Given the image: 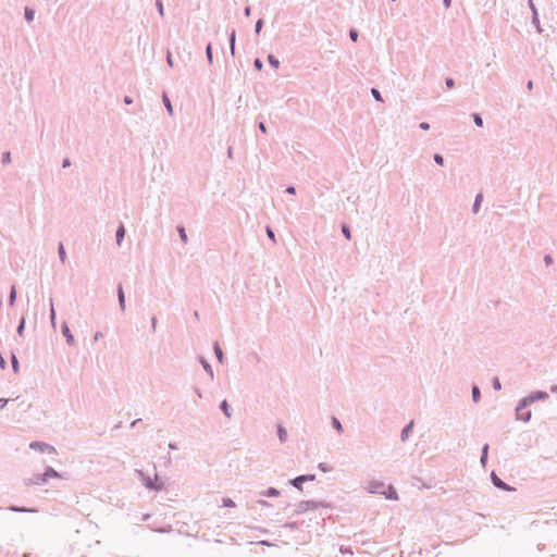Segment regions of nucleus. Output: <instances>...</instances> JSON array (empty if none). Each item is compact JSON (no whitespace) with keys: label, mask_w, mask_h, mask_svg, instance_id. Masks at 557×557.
I'll list each match as a JSON object with an SVG mask.
<instances>
[{"label":"nucleus","mask_w":557,"mask_h":557,"mask_svg":"<svg viewBox=\"0 0 557 557\" xmlns=\"http://www.w3.org/2000/svg\"><path fill=\"white\" fill-rule=\"evenodd\" d=\"M15 297H16V290L15 288L13 287L11 293H10V304L12 305L15 300Z\"/></svg>","instance_id":"27"},{"label":"nucleus","mask_w":557,"mask_h":557,"mask_svg":"<svg viewBox=\"0 0 557 557\" xmlns=\"http://www.w3.org/2000/svg\"><path fill=\"white\" fill-rule=\"evenodd\" d=\"M552 391L557 393V386H556V387H553V389H552Z\"/></svg>","instance_id":"54"},{"label":"nucleus","mask_w":557,"mask_h":557,"mask_svg":"<svg viewBox=\"0 0 557 557\" xmlns=\"http://www.w3.org/2000/svg\"><path fill=\"white\" fill-rule=\"evenodd\" d=\"M332 422H333L334 428H335L338 432H341V431H342V424H341V422H339L336 418H333V421H332Z\"/></svg>","instance_id":"23"},{"label":"nucleus","mask_w":557,"mask_h":557,"mask_svg":"<svg viewBox=\"0 0 557 557\" xmlns=\"http://www.w3.org/2000/svg\"><path fill=\"white\" fill-rule=\"evenodd\" d=\"M446 85H447L448 88H453L455 83H454V81L451 78H447L446 79Z\"/></svg>","instance_id":"33"},{"label":"nucleus","mask_w":557,"mask_h":557,"mask_svg":"<svg viewBox=\"0 0 557 557\" xmlns=\"http://www.w3.org/2000/svg\"><path fill=\"white\" fill-rule=\"evenodd\" d=\"M178 232H180V235H181L182 240H183L184 243H186V242H187V235H186V233H185L184 227H180V228H178Z\"/></svg>","instance_id":"22"},{"label":"nucleus","mask_w":557,"mask_h":557,"mask_svg":"<svg viewBox=\"0 0 557 557\" xmlns=\"http://www.w3.org/2000/svg\"><path fill=\"white\" fill-rule=\"evenodd\" d=\"M528 89H529V90H532V89H533V82H532V81H530V82L528 83Z\"/></svg>","instance_id":"41"},{"label":"nucleus","mask_w":557,"mask_h":557,"mask_svg":"<svg viewBox=\"0 0 557 557\" xmlns=\"http://www.w3.org/2000/svg\"><path fill=\"white\" fill-rule=\"evenodd\" d=\"M260 27H261V21H259V22L257 23V25H256V29H257V32H259Z\"/></svg>","instance_id":"45"},{"label":"nucleus","mask_w":557,"mask_h":557,"mask_svg":"<svg viewBox=\"0 0 557 557\" xmlns=\"http://www.w3.org/2000/svg\"><path fill=\"white\" fill-rule=\"evenodd\" d=\"M255 65H256L258 69H261V67H262V63H261V61H260V60H256Z\"/></svg>","instance_id":"39"},{"label":"nucleus","mask_w":557,"mask_h":557,"mask_svg":"<svg viewBox=\"0 0 557 557\" xmlns=\"http://www.w3.org/2000/svg\"><path fill=\"white\" fill-rule=\"evenodd\" d=\"M342 232H343V234L345 235V237H346L347 239H350V238H351L350 231H349V228H348L346 225H343V227H342Z\"/></svg>","instance_id":"18"},{"label":"nucleus","mask_w":557,"mask_h":557,"mask_svg":"<svg viewBox=\"0 0 557 557\" xmlns=\"http://www.w3.org/2000/svg\"><path fill=\"white\" fill-rule=\"evenodd\" d=\"M382 495H384L388 499H394V500L398 499L397 492L391 485H388V486L384 485V488L382 491Z\"/></svg>","instance_id":"4"},{"label":"nucleus","mask_w":557,"mask_h":557,"mask_svg":"<svg viewBox=\"0 0 557 557\" xmlns=\"http://www.w3.org/2000/svg\"><path fill=\"white\" fill-rule=\"evenodd\" d=\"M495 386H496L497 388H499V387H500V384H499L498 382H496V383H495Z\"/></svg>","instance_id":"51"},{"label":"nucleus","mask_w":557,"mask_h":557,"mask_svg":"<svg viewBox=\"0 0 557 557\" xmlns=\"http://www.w3.org/2000/svg\"><path fill=\"white\" fill-rule=\"evenodd\" d=\"M25 17L28 22L33 21L34 18V11L30 9L25 10Z\"/></svg>","instance_id":"17"},{"label":"nucleus","mask_w":557,"mask_h":557,"mask_svg":"<svg viewBox=\"0 0 557 557\" xmlns=\"http://www.w3.org/2000/svg\"><path fill=\"white\" fill-rule=\"evenodd\" d=\"M221 408L222 410L224 411V413L226 414V417H231V413H230V407H228V404L226 400H223L222 404H221Z\"/></svg>","instance_id":"14"},{"label":"nucleus","mask_w":557,"mask_h":557,"mask_svg":"<svg viewBox=\"0 0 557 557\" xmlns=\"http://www.w3.org/2000/svg\"><path fill=\"white\" fill-rule=\"evenodd\" d=\"M537 397H540V398H545V397H547V394H545V393H540Z\"/></svg>","instance_id":"46"},{"label":"nucleus","mask_w":557,"mask_h":557,"mask_svg":"<svg viewBox=\"0 0 557 557\" xmlns=\"http://www.w3.org/2000/svg\"><path fill=\"white\" fill-rule=\"evenodd\" d=\"M492 480H493V483L499 487V488H503V490H506V491H511L512 488H510L509 486H507L500 479H498L495 474L492 475Z\"/></svg>","instance_id":"7"},{"label":"nucleus","mask_w":557,"mask_h":557,"mask_svg":"<svg viewBox=\"0 0 557 557\" xmlns=\"http://www.w3.org/2000/svg\"><path fill=\"white\" fill-rule=\"evenodd\" d=\"M23 330H24V321L21 322V324H20V326L17 329V332H18L20 335H22Z\"/></svg>","instance_id":"35"},{"label":"nucleus","mask_w":557,"mask_h":557,"mask_svg":"<svg viewBox=\"0 0 557 557\" xmlns=\"http://www.w3.org/2000/svg\"><path fill=\"white\" fill-rule=\"evenodd\" d=\"M434 160H435V162H436L437 164H440V165H443V163H444V159H443V157H442V156H440V154H435V156H434Z\"/></svg>","instance_id":"28"},{"label":"nucleus","mask_w":557,"mask_h":557,"mask_svg":"<svg viewBox=\"0 0 557 557\" xmlns=\"http://www.w3.org/2000/svg\"><path fill=\"white\" fill-rule=\"evenodd\" d=\"M30 448L34 449V450H37L39 453H42V454H54L55 453V449L53 446L49 445V444H46V443H42V442H33L30 443Z\"/></svg>","instance_id":"2"},{"label":"nucleus","mask_w":557,"mask_h":557,"mask_svg":"<svg viewBox=\"0 0 557 557\" xmlns=\"http://www.w3.org/2000/svg\"><path fill=\"white\" fill-rule=\"evenodd\" d=\"M473 122L479 127H482V125H483V121L479 114H473Z\"/></svg>","instance_id":"16"},{"label":"nucleus","mask_w":557,"mask_h":557,"mask_svg":"<svg viewBox=\"0 0 557 557\" xmlns=\"http://www.w3.org/2000/svg\"><path fill=\"white\" fill-rule=\"evenodd\" d=\"M287 193H289V194H295V188H294V187H289V188H287Z\"/></svg>","instance_id":"43"},{"label":"nucleus","mask_w":557,"mask_h":557,"mask_svg":"<svg viewBox=\"0 0 557 557\" xmlns=\"http://www.w3.org/2000/svg\"><path fill=\"white\" fill-rule=\"evenodd\" d=\"M267 234H268L269 238H271L273 242H275V235L271 228L267 230Z\"/></svg>","instance_id":"31"},{"label":"nucleus","mask_w":557,"mask_h":557,"mask_svg":"<svg viewBox=\"0 0 557 557\" xmlns=\"http://www.w3.org/2000/svg\"><path fill=\"white\" fill-rule=\"evenodd\" d=\"M214 352H215V355H216V357H218L219 361H220V362H222V361H223V352H222V349H221V347L219 346V344H215V345H214Z\"/></svg>","instance_id":"13"},{"label":"nucleus","mask_w":557,"mask_h":557,"mask_svg":"<svg viewBox=\"0 0 557 557\" xmlns=\"http://www.w3.org/2000/svg\"><path fill=\"white\" fill-rule=\"evenodd\" d=\"M207 54L211 59V46L207 47Z\"/></svg>","instance_id":"40"},{"label":"nucleus","mask_w":557,"mask_h":557,"mask_svg":"<svg viewBox=\"0 0 557 557\" xmlns=\"http://www.w3.org/2000/svg\"><path fill=\"white\" fill-rule=\"evenodd\" d=\"M268 495L269 496H276V495H278V491H276L275 488H270L268 491Z\"/></svg>","instance_id":"32"},{"label":"nucleus","mask_w":557,"mask_h":557,"mask_svg":"<svg viewBox=\"0 0 557 557\" xmlns=\"http://www.w3.org/2000/svg\"><path fill=\"white\" fill-rule=\"evenodd\" d=\"M313 475L311 476H306V475H300V476H297L296 479L293 480V485L297 488H301V485L305 481L307 480H313Z\"/></svg>","instance_id":"5"},{"label":"nucleus","mask_w":557,"mask_h":557,"mask_svg":"<svg viewBox=\"0 0 557 557\" xmlns=\"http://www.w3.org/2000/svg\"><path fill=\"white\" fill-rule=\"evenodd\" d=\"M163 101H164V104L168 108L169 112L172 113L173 109H172L171 102L166 96H163Z\"/></svg>","instance_id":"19"},{"label":"nucleus","mask_w":557,"mask_h":557,"mask_svg":"<svg viewBox=\"0 0 557 557\" xmlns=\"http://www.w3.org/2000/svg\"><path fill=\"white\" fill-rule=\"evenodd\" d=\"M479 206V197L476 198V201H475V207Z\"/></svg>","instance_id":"53"},{"label":"nucleus","mask_w":557,"mask_h":557,"mask_svg":"<svg viewBox=\"0 0 557 557\" xmlns=\"http://www.w3.org/2000/svg\"><path fill=\"white\" fill-rule=\"evenodd\" d=\"M69 165V161L65 160L64 163H63V166H67Z\"/></svg>","instance_id":"50"},{"label":"nucleus","mask_w":557,"mask_h":557,"mask_svg":"<svg viewBox=\"0 0 557 557\" xmlns=\"http://www.w3.org/2000/svg\"><path fill=\"white\" fill-rule=\"evenodd\" d=\"M487 451H488V445L486 444L484 447H483V455H482V458H481V461L484 463L485 462V459L487 457Z\"/></svg>","instance_id":"24"},{"label":"nucleus","mask_w":557,"mask_h":557,"mask_svg":"<svg viewBox=\"0 0 557 557\" xmlns=\"http://www.w3.org/2000/svg\"><path fill=\"white\" fill-rule=\"evenodd\" d=\"M12 363H13L14 370L17 371V360H16L15 356H13V358H12Z\"/></svg>","instance_id":"34"},{"label":"nucleus","mask_w":557,"mask_h":557,"mask_svg":"<svg viewBox=\"0 0 557 557\" xmlns=\"http://www.w3.org/2000/svg\"><path fill=\"white\" fill-rule=\"evenodd\" d=\"M117 293H119L120 306H121L122 309H124V307H125V295H124L123 287L121 285L117 288Z\"/></svg>","instance_id":"9"},{"label":"nucleus","mask_w":557,"mask_h":557,"mask_svg":"<svg viewBox=\"0 0 557 557\" xmlns=\"http://www.w3.org/2000/svg\"><path fill=\"white\" fill-rule=\"evenodd\" d=\"M234 40H235V35L233 34L232 35V44L234 42Z\"/></svg>","instance_id":"52"},{"label":"nucleus","mask_w":557,"mask_h":557,"mask_svg":"<svg viewBox=\"0 0 557 557\" xmlns=\"http://www.w3.org/2000/svg\"><path fill=\"white\" fill-rule=\"evenodd\" d=\"M11 162V154L10 152H5L2 157V163L3 164H7V163H10Z\"/></svg>","instance_id":"21"},{"label":"nucleus","mask_w":557,"mask_h":557,"mask_svg":"<svg viewBox=\"0 0 557 557\" xmlns=\"http://www.w3.org/2000/svg\"><path fill=\"white\" fill-rule=\"evenodd\" d=\"M383 488H384V484L383 483H374V484L370 485V492L371 493L382 494Z\"/></svg>","instance_id":"8"},{"label":"nucleus","mask_w":557,"mask_h":557,"mask_svg":"<svg viewBox=\"0 0 557 557\" xmlns=\"http://www.w3.org/2000/svg\"><path fill=\"white\" fill-rule=\"evenodd\" d=\"M223 506L225 507H234L235 504L231 498H223Z\"/></svg>","instance_id":"20"},{"label":"nucleus","mask_w":557,"mask_h":557,"mask_svg":"<svg viewBox=\"0 0 557 557\" xmlns=\"http://www.w3.org/2000/svg\"><path fill=\"white\" fill-rule=\"evenodd\" d=\"M125 102H126V103H131L132 101H131V99H128V98L126 97V98H125Z\"/></svg>","instance_id":"49"},{"label":"nucleus","mask_w":557,"mask_h":557,"mask_svg":"<svg viewBox=\"0 0 557 557\" xmlns=\"http://www.w3.org/2000/svg\"><path fill=\"white\" fill-rule=\"evenodd\" d=\"M472 395H473V399L476 401L480 397V391L478 387L472 388Z\"/></svg>","instance_id":"25"},{"label":"nucleus","mask_w":557,"mask_h":557,"mask_svg":"<svg viewBox=\"0 0 557 557\" xmlns=\"http://www.w3.org/2000/svg\"><path fill=\"white\" fill-rule=\"evenodd\" d=\"M269 61L270 63L274 66V67H277L278 66V61L275 60L273 57H269Z\"/></svg>","instance_id":"30"},{"label":"nucleus","mask_w":557,"mask_h":557,"mask_svg":"<svg viewBox=\"0 0 557 557\" xmlns=\"http://www.w3.org/2000/svg\"><path fill=\"white\" fill-rule=\"evenodd\" d=\"M62 333L63 335L66 337V342L69 345H73L74 344V336L73 334L71 333L70 329L67 325H63L62 326Z\"/></svg>","instance_id":"6"},{"label":"nucleus","mask_w":557,"mask_h":557,"mask_svg":"<svg viewBox=\"0 0 557 557\" xmlns=\"http://www.w3.org/2000/svg\"><path fill=\"white\" fill-rule=\"evenodd\" d=\"M125 235V228L123 225H121L117 231H116V240H117V245L121 244V240L123 239Z\"/></svg>","instance_id":"11"},{"label":"nucleus","mask_w":557,"mask_h":557,"mask_svg":"<svg viewBox=\"0 0 557 557\" xmlns=\"http://www.w3.org/2000/svg\"><path fill=\"white\" fill-rule=\"evenodd\" d=\"M159 12L161 15H163V5L161 2H158Z\"/></svg>","instance_id":"37"},{"label":"nucleus","mask_w":557,"mask_h":557,"mask_svg":"<svg viewBox=\"0 0 557 557\" xmlns=\"http://www.w3.org/2000/svg\"><path fill=\"white\" fill-rule=\"evenodd\" d=\"M412 426H413V423L410 422L404 430H403V434H401V438L403 441L407 440L408 436L410 435L411 431H412Z\"/></svg>","instance_id":"10"},{"label":"nucleus","mask_w":557,"mask_h":557,"mask_svg":"<svg viewBox=\"0 0 557 557\" xmlns=\"http://www.w3.org/2000/svg\"><path fill=\"white\" fill-rule=\"evenodd\" d=\"M349 36H350V38H351V40H352V41H357V39H358V33H357V30L351 29V30H350V33H349Z\"/></svg>","instance_id":"26"},{"label":"nucleus","mask_w":557,"mask_h":557,"mask_svg":"<svg viewBox=\"0 0 557 557\" xmlns=\"http://www.w3.org/2000/svg\"><path fill=\"white\" fill-rule=\"evenodd\" d=\"M50 478H61V475L55 470H53L52 468H48L45 471V473L37 481H35L34 483H36V484H38L40 482L44 483V482H46Z\"/></svg>","instance_id":"3"},{"label":"nucleus","mask_w":557,"mask_h":557,"mask_svg":"<svg viewBox=\"0 0 557 557\" xmlns=\"http://www.w3.org/2000/svg\"><path fill=\"white\" fill-rule=\"evenodd\" d=\"M12 510H15V511H25V509H18V508H12Z\"/></svg>","instance_id":"48"},{"label":"nucleus","mask_w":557,"mask_h":557,"mask_svg":"<svg viewBox=\"0 0 557 557\" xmlns=\"http://www.w3.org/2000/svg\"><path fill=\"white\" fill-rule=\"evenodd\" d=\"M0 403H1V408H3L5 403H7V400L1 399Z\"/></svg>","instance_id":"47"},{"label":"nucleus","mask_w":557,"mask_h":557,"mask_svg":"<svg viewBox=\"0 0 557 557\" xmlns=\"http://www.w3.org/2000/svg\"><path fill=\"white\" fill-rule=\"evenodd\" d=\"M372 95H373V97H374L377 101H381V100H382V98H381V95H380L379 90H376V89H372Z\"/></svg>","instance_id":"29"},{"label":"nucleus","mask_w":557,"mask_h":557,"mask_svg":"<svg viewBox=\"0 0 557 557\" xmlns=\"http://www.w3.org/2000/svg\"><path fill=\"white\" fill-rule=\"evenodd\" d=\"M446 8L450 7V0H443Z\"/></svg>","instance_id":"42"},{"label":"nucleus","mask_w":557,"mask_h":557,"mask_svg":"<svg viewBox=\"0 0 557 557\" xmlns=\"http://www.w3.org/2000/svg\"><path fill=\"white\" fill-rule=\"evenodd\" d=\"M420 127H421L422 129H429L430 125H429V123L423 122V123H421V124H420Z\"/></svg>","instance_id":"36"},{"label":"nucleus","mask_w":557,"mask_h":557,"mask_svg":"<svg viewBox=\"0 0 557 557\" xmlns=\"http://www.w3.org/2000/svg\"><path fill=\"white\" fill-rule=\"evenodd\" d=\"M140 475L143 476L144 484L147 488L151 491H161L164 488V482L157 474L153 480L149 476H144L141 472Z\"/></svg>","instance_id":"1"},{"label":"nucleus","mask_w":557,"mask_h":557,"mask_svg":"<svg viewBox=\"0 0 557 557\" xmlns=\"http://www.w3.org/2000/svg\"><path fill=\"white\" fill-rule=\"evenodd\" d=\"M59 255H60L61 261L64 263L66 260V253H65L63 245H60V247H59Z\"/></svg>","instance_id":"15"},{"label":"nucleus","mask_w":557,"mask_h":557,"mask_svg":"<svg viewBox=\"0 0 557 557\" xmlns=\"http://www.w3.org/2000/svg\"><path fill=\"white\" fill-rule=\"evenodd\" d=\"M4 363H5V362H4V359L0 356V366H1L2 368H4Z\"/></svg>","instance_id":"44"},{"label":"nucleus","mask_w":557,"mask_h":557,"mask_svg":"<svg viewBox=\"0 0 557 557\" xmlns=\"http://www.w3.org/2000/svg\"><path fill=\"white\" fill-rule=\"evenodd\" d=\"M277 431H278V437H280V441H281L282 443H284V442L286 441V438H287V432H286V430H285L282 425H280V426H278V429H277Z\"/></svg>","instance_id":"12"},{"label":"nucleus","mask_w":557,"mask_h":557,"mask_svg":"<svg viewBox=\"0 0 557 557\" xmlns=\"http://www.w3.org/2000/svg\"><path fill=\"white\" fill-rule=\"evenodd\" d=\"M259 128L261 129L262 133H267V128L263 123L259 124Z\"/></svg>","instance_id":"38"}]
</instances>
